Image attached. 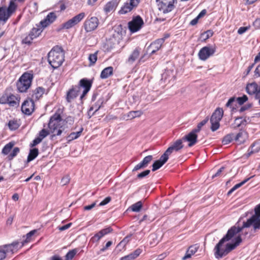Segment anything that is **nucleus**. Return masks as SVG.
Returning <instances> with one entry per match:
<instances>
[{
  "label": "nucleus",
  "instance_id": "774afa93",
  "mask_svg": "<svg viewBox=\"0 0 260 260\" xmlns=\"http://www.w3.org/2000/svg\"><path fill=\"white\" fill-rule=\"evenodd\" d=\"M253 25L256 28H258L260 27V18H257L253 22Z\"/></svg>",
  "mask_w": 260,
  "mask_h": 260
},
{
  "label": "nucleus",
  "instance_id": "4468645a",
  "mask_svg": "<svg viewBox=\"0 0 260 260\" xmlns=\"http://www.w3.org/2000/svg\"><path fill=\"white\" fill-rule=\"evenodd\" d=\"M252 225L253 227L252 232L255 233L257 230L260 229V218H257L255 220H251V218H249L246 222H244L242 226L237 227L238 229H241V231L246 228L249 227Z\"/></svg>",
  "mask_w": 260,
  "mask_h": 260
},
{
  "label": "nucleus",
  "instance_id": "f704fd0d",
  "mask_svg": "<svg viewBox=\"0 0 260 260\" xmlns=\"http://www.w3.org/2000/svg\"><path fill=\"white\" fill-rule=\"evenodd\" d=\"M254 176H252L249 178H246L244 179L243 181L241 182L238 183L236 184L233 188H232L228 192V194L230 195L234 191H235L236 189H238V188L242 186L243 184H244L245 183H246L248 180H250V178H252Z\"/></svg>",
  "mask_w": 260,
  "mask_h": 260
},
{
  "label": "nucleus",
  "instance_id": "20e7f679",
  "mask_svg": "<svg viewBox=\"0 0 260 260\" xmlns=\"http://www.w3.org/2000/svg\"><path fill=\"white\" fill-rule=\"evenodd\" d=\"M33 79V75L24 73L17 82V88L20 92H25L30 86Z\"/></svg>",
  "mask_w": 260,
  "mask_h": 260
},
{
  "label": "nucleus",
  "instance_id": "393cba45",
  "mask_svg": "<svg viewBox=\"0 0 260 260\" xmlns=\"http://www.w3.org/2000/svg\"><path fill=\"white\" fill-rule=\"evenodd\" d=\"M118 2L117 0H112L110 2L107 3L104 7V10L107 13H109L111 11H113L115 10L117 7Z\"/></svg>",
  "mask_w": 260,
  "mask_h": 260
},
{
  "label": "nucleus",
  "instance_id": "5fc2aeb1",
  "mask_svg": "<svg viewBox=\"0 0 260 260\" xmlns=\"http://www.w3.org/2000/svg\"><path fill=\"white\" fill-rule=\"evenodd\" d=\"M49 132L48 131L45 129H42L39 133V136L38 137L40 139H41V140L47 137L49 135Z\"/></svg>",
  "mask_w": 260,
  "mask_h": 260
},
{
  "label": "nucleus",
  "instance_id": "09e8293b",
  "mask_svg": "<svg viewBox=\"0 0 260 260\" xmlns=\"http://www.w3.org/2000/svg\"><path fill=\"white\" fill-rule=\"evenodd\" d=\"M213 32L211 30H208L201 34V37L204 40H206L213 36Z\"/></svg>",
  "mask_w": 260,
  "mask_h": 260
},
{
  "label": "nucleus",
  "instance_id": "f8f14e48",
  "mask_svg": "<svg viewBox=\"0 0 260 260\" xmlns=\"http://www.w3.org/2000/svg\"><path fill=\"white\" fill-rule=\"evenodd\" d=\"M99 25V20L96 17H92L86 19L84 23V29L86 32H90L95 29Z\"/></svg>",
  "mask_w": 260,
  "mask_h": 260
},
{
  "label": "nucleus",
  "instance_id": "f03ea898",
  "mask_svg": "<svg viewBox=\"0 0 260 260\" xmlns=\"http://www.w3.org/2000/svg\"><path fill=\"white\" fill-rule=\"evenodd\" d=\"M48 60L53 68L60 67L64 61V53L60 48H53L48 54Z\"/></svg>",
  "mask_w": 260,
  "mask_h": 260
},
{
  "label": "nucleus",
  "instance_id": "0eeeda50",
  "mask_svg": "<svg viewBox=\"0 0 260 260\" xmlns=\"http://www.w3.org/2000/svg\"><path fill=\"white\" fill-rule=\"evenodd\" d=\"M43 29L44 28L42 26L37 25L36 27L32 28L28 35L23 39L22 43L27 44H30L32 40L39 37L42 32Z\"/></svg>",
  "mask_w": 260,
  "mask_h": 260
},
{
  "label": "nucleus",
  "instance_id": "1a4fd4ad",
  "mask_svg": "<svg viewBox=\"0 0 260 260\" xmlns=\"http://www.w3.org/2000/svg\"><path fill=\"white\" fill-rule=\"evenodd\" d=\"M84 13H81L61 25V29H69L79 23L85 17Z\"/></svg>",
  "mask_w": 260,
  "mask_h": 260
},
{
  "label": "nucleus",
  "instance_id": "79ce46f5",
  "mask_svg": "<svg viewBox=\"0 0 260 260\" xmlns=\"http://www.w3.org/2000/svg\"><path fill=\"white\" fill-rule=\"evenodd\" d=\"M142 207V203L141 201H139L132 205L131 207V208L132 210L134 212H139Z\"/></svg>",
  "mask_w": 260,
  "mask_h": 260
},
{
  "label": "nucleus",
  "instance_id": "8fccbe9b",
  "mask_svg": "<svg viewBox=\"0 0 260 260\" xmlns=\"http://www.w3.org/2000/svg\"><path fill=\"white\" fill-rule=\"evenodd\" d=\"M20 149L18 147H15L13 149L12 152L8 155V159L9 160L12 159L14 157H15L17 154L19 152Z\"/></svg>",
  "mask_w": 260,
  "mask_h": 260
},
{
  "label": "nucleus",
  "instance_id": "f257e3e1",
  "mask_svg": "<svg viewBox=\"0 0 260 260\" xmlns=\"http://www.w3.org/2000/svg\"><path fill=\"white\" fill-rule=\"evenodd\" d=\"M241 231V229H238L235 226H232L228 230L226 234L219 241L214 248L215 256L216 258H221L226 255L241 243L242 239L241 236L238 235L235 238V241L234 243H228L225 248H221L225 242L231 240L237 234L240 233Z\"/></svg>",
  "mask_w": 260,
  "mask_h": 260
},
{
  "label": "nucleus",
  "instance_id": "9b49d317",
  "mask_svg": "<svg viewBox=\"0 0 260 260\" xmlns=\"http://www.w3.org/2000/svg\"><path fill=\"white\" fill-rule=\"evenodd\" d=\"M182 143L183 140L181 139L177 140L171 144V146L164 152V154L169 157V155L174 151H178L183 148Z\"/></svg>",
  "mask_w": 260,
  "mask_h": 260
},
{
  "label": "nucleus",
  "instance_id": "49530a36",
  "mask_svg": "<svg viewBox=\"0 0 260 260\" xmlns=\"http://www.w3.org/2000/svg\"><path fill=\"white\" fill-rule=\"evenodd\" d=\"M77 252V250L76 249L69 251L66 255V260H71Z\"/></svg>",
  "mask_w": 260,
  "mask_h": 260
},
{
  "label": "nucleus",
  "instance_id": "5701e85b",
  "mask_svg": "<svg viewBox=\"0 0 260 260\" xmlns=\"http://www.w3.org/2000/svg\"><path fill=\"white\" fill-rule=\"evenodd\" d=\"M80 92V87H76V86L70 89L67 92L66 100L68 103H71L72 100L75 99Z\"/></svg>",
  "mask_w": 260,
  "mask_h": 260
},
{
  "label": "nucleus",
  "instance_id": "c03bdc74",
  "mask_svg": "<svg viewBox=\"0 0 260 260\" xmlns=\"http://www.w3.org/2000/svg\"><path fill=\"white\" fill-rule=\"evenodd\" d=\"M121 35L119 34V33L118 32H116L115 34H114L113 35V38L112 39H111L108 42V45H109V44H110L111 42L113 43L114 42L113 41V39H114V44H115L116 43L117 44H118L119 43V40L121 39Z\"/></svg>",
  "mask_w": 260,
  "mask_h": 260
},
{
  "label": "nucleus",
  "instance_id": "412c9836",
  "mask_svg": "<svg viewBox=\"0 0 260 260\" xmlns=\"http://www.w3.org/2000/svg\"><path fill=\"white\" fill-rule=\"evenodd\" d=\"M168 159L169 157L164 153L158 160L154 162L152 165V171L154 172L160 168L168 161Z\"/></svg>",
  "mask_w": 260,
  "mask_h": 260
},
{
  "label": "nucleus",
  "instance_id": "69168bd1",
  "mask_svg": "<svg viewBox=\"0 0 260 260\" xmlns=\"http://www.w3.org/2000/svg\"><path fill=\"white\" fill-rule=\"evenodd\" d=\"M250 122V118L248 117L247 118H245L241 121L238 124L237 126L239 127L241 125L246 124V123Z\"/></svg>",
  "mask_w": 260,
  "mask_h": 260
},
{
  "label": "nucleus",
  "instance_id": "a878e982",
  "mask_svg": "<svg viewBox=\"0 0 260 260\" xmlns=\"http://www.w3.org/2000/svg\"><path fill=\"white\" fill-rule=\"evenodd\" d=\"M198 249L199 246L197 245L190 246L186 251L185 255L182 258V259L186 260L191 257V255H193L197 251Z\"/></svg>",
  "mask_w": 260,
  "mask_h": 260
},
{
  "label": "nucleus",
  "instance_id": "aec40b11",
  "mask_svg": "<svg viewBox=\"0 0 260 260\" xmlns=\"http://www.w3.org/2000/svg\"><path fill=\"white\" fill-rule=\"evenodd\" d=\"M153 159L152 155H148L144 158L143 160L137 165L133 169V172L145 168Z\"/></svg>",
  "mask_w": 260,
  "mask_h": 260
},
{
  "label": "nucleus",
  "instance_id": "72a5a7b5",
  "mask_svg": "<svg viewBox=\"0 0 260 260\" xmlns=\"http://www.w3.org/2000/svg\"><path fill=\"white\" fill-rule=\"evenodd\" d=\"M9 18V14L6 12V8H0V22L3 21L5 22Z\"/></svg>",
  "mask_w": 260,
  "mask_h": 260
},
{
  "label": "nucleus",
  "instance_id": "3c124183",
  "mask_svg": "<svg viewBox=\"0 0 260 260\" xmlns=\"http://www.w3.org/2000/svg\"><path fill=\"white\" fill-rule=\"evenodd\" d=\"M142 252V250L140 248H138L133 252L129 253V255L132 257L133 259L137 258Z\"/></svg>",
  "mask_w": 260,
  "mask_h": 260
},
{
  "label": "nucleus",
  "instance_id": "a19ab883",
  "mask_svg": "<svg viewBox=\"0 0 260 260\" xmlns=\"http://www.w3.org/2000/svg\"><path fill=\"white\" fill-rule=\"evenodd\" d=\"M142 114L143 112L141 111H132L128 113L127 116L129 119H133L140 117Z\"/></svg>",
  "mask_w": 260,
  "mask_h": 260
},
{
  "label": "nucleus",
  "instance_id": "cd10ccee",
  "mask_svg": "<svg viewBox=\"0 0 260 260\" xmlns=\"http://www.w3.org/2000/svg\"><path fill=\"white\" fill-rule=\"evenodd\" d=\"M19 244L18 242H14L11 244L5 245L2 246H0L1 248H2V250L4 252H5V255H6V253L9 252H11L14 250L15 247H17V245Z\"/></svg>",
  "mask_w": 260,
  "mask_h": 260
},
{
  "label": "nucleus",
  "instance_id": "4d7b16f0",
  "mask_svg": "<svg viewBox=\"0 0 260 260\" xmlns=\"http://www.w3.org/2000/svg\"><path fill=\"white\" fill-rule=\"evenodd\" d=\"M150 172V171L149 170H146L137 175V178L139 179H142L146 176H147L148 174H149Z\"/></svg>",
  "mask_w": 260,
  "mask_h": 260
},
{
  "label": "nucleus",
  "instance_id": "a211bd4d",
  "mask_svg": "<svg viewBox=\"0 0 260 260\" xmlns=\"http://www.w3.org/2000/svg\"><path fill=\"white\" fill-rule=\"evenodd\" d=\"M197 138L198 136L197 133L192 130L191 132L185 135L181 139L183 140V141H184L188 142V146L192 147L197 142Z\"/></svg>",
  "mask_w": 260,
  "mask_h": 260
},
{
  "label": "nucleus",
  "instance_id": "e2e57ef3",
  "mask_svg": "<svg viewBox=\"0 0 260 260\" xmlns=\"http://www.w3.org/2000/svg\"><path fill=\"white\" fill-rule=\"evenodd\" d=\"M103 236L101 234H100V232H99L98 233L94 235V236L92 238V239L94 241H99L101 238H102Z\"/></svg>",
  "mask_w": 260,
  "mask_h": 260
},
{
  "label": "nucleus",
  "instance_id": "680f3d73",
  "mask_svg": "<svg viewBox=\"0 0 260 260\" xmlns=\"http://www.w3.org/2000/svg\"><path fill=\"white\" fill-rule=\"evenodd\" d=\"M249 26L240 27L238 30V33L239 35H242L246 32L249 28Z\"/></svg>",
  "mask_w": 260,
  "mask_h": 260
},
{
  "label": "nucleus",
  "instance_id": "58836bf2",
  "mask_svg": "<svg viewBox=\"0 0 260 260\" xmlns=\"http://www.w3.org/2000/svg\"><path fill=\"white\" fill-rule=\"evenodd\" d=\"M8 125L10 129L12 131L16 130L19 126L17 121L15 120H10L8 123Z\"/></svg>",
  "mask_w": 260,
  "mask_h": 260
},
{
  "label": "nucleus",
  "instance_id": "c756f323",
  "mask_svg": "<svg viewBox=\"0 0 260 260\" xmlns=\"http://www.w3.org/2000/svg\"><path fill=\"white\" fill-rule=\"evenodd\" d=\"M113 67H107L102 71L100 77L102 79H106L113 74Z\"/></svg>",
  "mask_w": 260,
  "mask_h": 260
},
{
  "label": "nucleus",
  "instance_id": "864d4df0",
  "mask_svg": "<svg viewBox=\"0 0 260 260\" xmlns=\"http://www.w3.org/2000/svg\"><path fill=\"white\" fill-rule=\"evenodd\" d=\"M248 100V97L246 95H243L241 97L237 98V101L240 105H243L245 102Z\"/></svg>",
  "mask_w": 260,
  "mask_h": 260
},
{
  "label": "nucleus",
  "instance_id": "603ef678",
  "mask_svg": "<svg viewBox=\"0 0 260 260\" xmlns=\"http://www.w3.org/2000/svg\"><path fill=\"white\" fill-rule=\"evenodd\" d=\"M37 232L36 230H34L32 231H31L29 233H28L26 235V239L22 243V244L21 246L23 245L24 243H27L30 241V238Z\"/></svg>",
  "mask_w": 260,
  "mask_h": 260
},
{
  "label": "nucleus",
  "instance_id": "338daca9",
  "mask_svg": "<svg viewBox=\"0 0 260 260\" xmlns=\"http://www.w3.org/2000/svg\"><path fill=\"white\" fill-rule=\"evenodd\" d=\"M254 76L256 77L260 76V64L256 67L254 71Z\"/></svg>",
  "mask_w": 260,
  "mask_h": 260
},
{
  "label": "nucleus",
  "instance_id": "6e6d98bb",
  "mask_svg": "<svg viewBox=\"0 0 260 260\" xmlns=\"http://www.w3.org/2000/svg\"><path fill=\"white\" fill-rule=\"evenodd\" d=\"M234 102H235V98L234 97H232L229 100L225 105V106L226 107L232 108V111H234V108L233 107V106Z\"/></svg>",
  "mask_w": 260,
  "mask_h": 260
},
{
  "label": "nucleus",
  "instance_id": "c85d7f7f",
  "mask_svg": "<svg viewBox=\"0 0 260 260\" xmlns=\"http://www.w3.org/2000/svg\"><path fill=\"white\" fill-rule=\"evenodd\" d=\"M140 51V49L139 48H136L128 57L127 59L128 63L129 64L133 63L139 56Z\"/></svg>",
  "mask_w": 260,
  "mask_h": 260
},
{
  "label": "nucleus",
  "instance_id": "7ed1b4c3",
  "mask_svg": "<svg viewBox=\"0 0 260 260\" xmlns=\"http://www.w3.org/2000/svg\"><path fill=\"white\" fill-rule=\"evenodd\" d=\"M62 121L60 114L55 113L51 117L48 127L51 133L54 134L53 136H59L64 130V128L61 125Z\"/></svg>",
  "mask_w": 260,
  "mask_h": 260
},
{
  "label": "nucleus",
  "instance_id": "423d86ee",
  "mask_svg": "<svg viewBox=\"0 0 260 260\" xmlns=\"http://www.w3.org/2000/svg\"><path fill=\"white\" fill-rule=\"evenodd\" d=\"M156 3L159 11L168 13L174 9V4L177 3V0H156Z\"/></svg>",
  "mask_w": 260,
  "mask_h": 260
},
{
  "label": "nucleus",
  "instance_id": "ea45409f",
  "mask_svg": "<svg viewBox=\"0 0 260 260\" xmlns=\"http://www.w3.org/2000/svg\"><path fill=\"white\" fill-rule=\"evenodd\" d=\"M16 6L15 5L14 3L11 2L9 7L7 9L6 8V12H7V14H9V17L11 15V14L15 11L16 9Z\"/></svg>",
  "mask_w": 260,
  "mask_h": 260
},
{
  "label": "nucleus",
  "instance_id": "b1692460",
  "mask_svg": "<svg viewBox=\"0 0 260 260\" xmlns=\"http://www.w3.org/2000/svg\"><path fill=\"white\" fill-rule=\"evenodd\" d=\"M259 86L255 82L248 83L246 87V92L249 95L254 94L255 96L259 89Z\"/></svg>",
  "mask_w": 260,
  "mask_h": 260
},
{
  "label": "nucleus",
  "instance_id": "bb28decb",
  "mask_svg": "<svg viewBox=\"0 0 260 260\" xmlns=\"http://www.w3.org/2000/svg\"><path fill=\"white\" fill-rule=\"evenodd\" d=\"M247 138V134L245 131H240L235 135L234 140L239 144L243 143Z\"/></svg>",
  "mask_w": 260,
  "mask_h": 260
},
{
  "label": "nucleus",
  "instance_id": "13d9d810",
  "mask_svg": "<svg viewBox=\"0 0 260 260\" xmlns=\"http://www.w3.org/2000/svg\"><path fill=\"white\" fill-rule=\"evenodd\" d=\"M70 180V178L69 175H66L61 180V184L62 185H65L69 183Z\"/></svg>",
  "mask_w": 260,
  "mask_h": 260
},
{
  "label": "nucleus",
  "instance_id": "6e6552de",
  "mask_svg": "<svg viewBox=\"0 0 260 260\" xmlns=\"http://www.w3.org/2000/svg\"><path fill=\"white\" fill-rule=\"evenodd\" d=\"M0 104H8L11 107H17L19 104V100L12 94L5 93L0 98Z\"/></svg>",
  "mask_w": 260,
  "mask_h": 260
},
{
  "label": "nucleus",
  "instance_id": "c9c22d12",
  "mask_svg": "<svg viewBox=\"0 0 260 260\" xmlns=\"http://www.w3.org/2000/svg\"><path fill=\"white\" fill-rule=\"evenodd\" d=\"M235 135L233 133H231L226 135L224 137L222 140V143L224 145L228 144L234 140Z\"/></svg>",
  "mask_w": 260,
  "mask_h": 260
},
{
  "label": "nucleus",
  "instance_id": "a18cd8bd",
  "mask_svg": "<svg viewBox=\"0 0 260 260\" xmlns=\"http://www.w3.org/2000/svg\"><path fill=\"white\" fill-rule=\"evenodd\" d=\"M254 212L255 214L250 217L251 220H254L257 218H260V204L255 207Z\"/></svg>",
  "mask_w": 260,
  "mask_h": 260
},
{
  "label": "nucleus",
  "instance_id": "dca6fc26",
  "mask_svg": "<svg viewBox=\"0 0 260 260\" xmlns=\"http://www.w3.org/2000/svg\"><path fill=\"white\" fill-rule=\"evenodd\" d=\"M91 85L92 82L90 80L86 78H83L80 80L79 82V85L78 86H76V87H80V89L81 87L84 88L83 93L80 96L81 100H82L85 95L88 93V92L90 89Z\"/></svg>",
  "mask_w": 260,
  "mask_h": 260
},
{
  "label": "nucleus",
  "instance_id": "0e129e2a",
  "mask_svg": "<svg viewBox=\"0 0 260 260\" xmlns=\"http://www.w3.org/2000/svg\"><path fill=\"white\" fill-rule=\"evenodd\" d=\"M252 107V104H249L248 105H246L245 106H242L240 109H239V112L240 113H242L243 112H244V111L249 109L250 108H251Z\"/></svg>",
  "mask_w": 260,
  "mask_h": 260
},
{
  "label": "nucleus",
  "instance_id": "f3484780",
  "mask_svg": "<svg viewBox=\"0 0 260 260\" xmlns=\"http://www.w3.org/2000/svg\"><path fill=\"white\" fill-rule=\"evenodd\" d=\"M214 52V51L213 49L208 47H204L200 50L198 55L200 59L205 60L212 55Z\"/></svg>",
  "mask_w": 260,
  "mask_h": 260
},
{
  "label": "nucleus",
  "instance_id": "4be33fe9",
  "mask_svg": "<svg viewBox=\"0 0 260 260\" xmlns=\"http://www.w3.org/2000/svg\"><path fill=\"white\" fill-rule=\"evenodd\" d=\"M164 43V39H158L152 42L148 47V50L151 51V54L155 53L161 47Z\"/></svg>",
  "mask_w": 260,
  "mask_h": 260
},
{
  "label": "nucleus",
  "instance_id": "052dcab7",
  "mask_svg": "<svg viewBox=\"0 0 260 260\" xmlns=\"http://www.w3.org/2000/svg\"><path fill=\"white\" fill-rule=\"evenodd\" d=\"M111 197H107L103 201H102L100 203L99 206H104V205L107 204L108 203H109L111 201Z\"/></svg>",
  "mask_w": 260,
  "mask_h": 260
},
{
  "label": "nucleus",
  "instance_id": "e433bc0d",
  "mask_svg": "<svg viewBox=\"0 0 260 260\" xmlns=\"http://www.w3.org/2000/svg\"><path fill=\"white\" fill-rule=\"evenodd\" d=\"M83 128H81L79 132H73L71 133L69 136L68 137V138L69 139V141H72L75 139H77L80 137L81 135Z\"/></svg>",
  "mask_w": 260,
  "mask_h": 260
},
{
  "label": "nucleus",
  "instance_id": "bf43d9fd",
  "mask_svg": "<svg viewBox=\"0 0 260 260\" xmlns=\"http://www.w3.org/2000/svg\"><path fill=\"white\" fill-rule=\"evenodd\" d=\"M225 169V167H221L218 171L217 172L212 176V178H214L215 177H219L221 175V174L222 173V172L224 171V170Z\"/></svg>",
  "mask_w": 260,
  "mask_h": 260
},
{
  "label": "nucleus",
  "instance_id": "4c0bfd02",
  "mask_svg": "<svg viewBox=\"0 0 260 260\" xmlns=\"http://www.w3.org/2000/svg\"><path fill=\"white\" fill-rule=\"evenodd\" d=\"M14 145V143L12 142H11L6 145L2 150V153L5 155L8 154L10 152Z\"/></svg>",
  "mask_w": 260,
  "mask_h": 260
},
{
  "label": "nucleus",
  "instance_id": "473e14b6",
  "mask_svg": "<svg viewBox=\"0 0 260 260\" xmlns=\"http://www.w3.org/2000/svg\"><path fill=\"white\" fill-rule=\"evenodd\" d=\"M38 154L39 151L37 148L30 149L27 157V161L29 162L34 159L38 156Z\"/></svg>",
  "mask_w": 260,
  "mask_h": 260
},
{
  "label": "nucleus",
  "instance_id": "39448f33",
  "mask_svg": "<svg viewBox=\"0 0 260 260\" xmlns=\"http://www.w3.org/2000/svg\"><path fill=\"white\" fill-rule=\"evenodd\" d=\"M223 114V111L220 108H217L212 114L210 118L211 129L212 132L216 131L219 127V122L222 119Z\"/></svg>",
  "mask_w": 260,
  "mask_h": 260
},
{
  "label": "nucleus",
  "instance_id": "37998d69",
  "mask_svg": "<svg viewBox=\"0 0 260 260\" xmlns=\"http://www.w3.org/2000/svg\"><path fill=\"white\" fill-rule=\"evenodd\" d=\"M209 118L208 117H206L205 119L202 120L201 122L198 123L197 127L193 129H192L194 132H196V133H199L202 128L203 126H204L208 121Z\"/></svg>",
  "mask_w": 260,
  "mask_h": 260
},
{
  "label": "nucleus",
  "instance_id": "ddd939ff",
  "mask_svg": "<svg viewBox=\"0 0 260 260\" xmlns=\"http://www.w3.org/2000/svg\"><path fill=\"white\" fill-rule=\"evenodd\" d=\"M35 103L32 99L25 100L21 106V110L24 114L29 115L34 111Z\"/></svg>",
  "mask_w": 260,
  "mask_h": 260
},
{
  "label": "nucleus",
  "instance_id": "7c9ffc66",
  "mask_svg": "<svg viewBox=\"0 0 260 260\" xmlns=\"http://www.w3.org/2000/svg\"><path fill=\"white\" fill-rule=\"evenodd\" d=\"M45 89L42 87H37L33 92L32 97L36 100H39L44 93Z\"/></svg>",
  "mask_w": 260,
  "mask_h": 260
},
{
  "label": "nucleus",
  "instance_id": "2eb2a0df",
  "mask_svg": "<svg viewBox=\"0 0 260 260\" xmlns=\"http://www.w3.org/2000/svg\"><path fill=\"white\" fill-rule=\"evenodd\" d=\"M140 0H130L129 3H126L119 11V14H125L131 11L134 8L137 7Z\"/></svg>",
  "mask_w": 260,
  "mask_h": 260
},
{
  "label": "nucleus",
  "instance_id": "9d476101",
  "mask_svg": "<svg viewBox=\"0 0 260 260\" xmlns=\"http://www.w3.org/2000/svg\"><path fill=\"white\" fill-rule=\"evenodd\" d=\"M144 22L140 16H137L128 22V28L132 32H135L139 30L142 27Z\"/></svg>",
  "mask_w": 260,
  "mask_h": 260
},
{
  "label": "nucleus",
  "instance_id": "de8ad7c7",
  "mask_svg": "<svg viewBox=\"0 0 260 260\" xmlns=\"http://www.w3.org/2000/svg\"><path fill=\"white\" fill-rule=\"evenodd\" d=\"M97 54L98 52H96L93 54H90L89 55L88 59L90 63V66L93 65L97 60Z\"/></svg>",
  "mask_w": 260,
  "mask_h": 260
},
{
  "label": "nucleus",
  "instance_id": "2f4dec72",
  "mask_svg": "<svg viewBox=\"0 0 260 260\" xmlns=\"http://www.w3.org/2000/svg\"><path fill=\"white\" fill-rule=\"evenodd\" d=\"M99 102L95 104L94 105L92 106L88 111V116H89V118H91L94 113L98 111L100 108H101V105L99 104Z\"/></svg>",
  "mask_w": 260,
  "mask_h": 260
},
{
  "label": "nucleus",
  "instance_id": "6ab92c4d",
  "mask_svg": "<svg viewBox=\"0 0 260 260\" xmlns=\"http://www.w3.org/2000/svg\"><path fill=\"white\" fill-rule=\"evenodd\" d=\"M56 18L57 16L54 12H50L44 20L40 22V24L42 27L44 28L53 23L56 20Z\"/></svg>",
  "mask_w": 260,
  "mask_h": 260
}]
</instances>
